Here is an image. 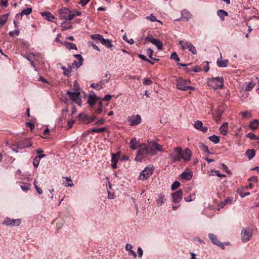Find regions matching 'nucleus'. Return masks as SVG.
Returning <instances> with one entry per match:
<instances>
[{"label":"nucleus","instance_id":"1","mask_svg":"<svg viewBox=\"0 0 259 259\" xmlns=\"http://www.w3.org/2000/svg\"><path fill=\"white\" fill-rule=\"evenodd\" d=\"M58 13L59 19L64 21L61 25H63L66 21L72 20L75 17L74 12L65 7L61 8Z\"/></svg>","mask_w":259,"mask_h":259},{"label":"nucleus","instance_id":"2","mask_svg":"<svg viewBox=\"0 0 259 259\" xmlns=\"http://www.w3.org/2000/svg\"><path fill=\"white\" fill-rule=\"evenodd\" d=\"M176 82L177 88L180 90L185 91L188 90H195L194 88L189 85V84L190 83V81L189 80H186L183 79L181 77H180L176 80Z\"/></svg>","mask_w":259,"mask_h":259},{"label":"nucleus","instance_id":"3","mask_svg":"<svg viewBox=\"0 0 259 259\" xmlns=\"http://www.w3.org/2000/svg\"><path fill=\"white\" fill-rule=\"evenodd\" d=\"M207 85L215 90L222 89L224 86L223 78L216 77L210 78L207 80Z\"/></svg>","mask_w":259,"mask_h":259},{"label":"nucleus","instance_id":"4","mask_svg":"<svg viewBox=\"0 0 259 259\" xmlns=\"http://www.w3.org/2000/svg\"><path fill=\"white\" fill-rule=\"evenodd\" d=\"M146 148L149 151V154L151 156H154L156 154V151L161 152L163 151V147L162 145L154 142H148V145Z\"/></svg>","mask_w":259,"mask_h":259},{"label":"nucleus","instance_id":"5","mask_svg":"<svg viewBox=\"0 0 259 259\" xmlns=\"http://www.w3.org/2000/svg\"><path fill=\"white\" fill-rule=\"evenodd\" d=\"M148 154H149V151L146 148V145L143 144L142 146L139 148L135 160L136 161H141L142 159L146 157Z\"/></svg>","mask_w":259,"mask_h":259},{"label":"nucleus","instance_id":"6","mask_svg":"<svg viewBox=\"0 0 259 259\" xmlns=\"http://www.w3.org/2000/svg\"><path fill=\"white\" fill-rule=\"evenodd\" d=\"M181 148H175L172 152L169 154L168 158L170 159L172 162L179 161L181 159Z\"/></svg>","mask_w":259,"mask_h":259},{"label":"nucleus","instance_id":"7","mask_svg":"<svg viewBox=\"0 0 259 259\" xmlns=\"http://www.w3.org/2000/svg\"><path fill=\"white\" fill-rule=\"evenodd\" d=\"M80 93L77 90L76 92H71L70 91H67V95L68 96L69 98L76 104L80 106L81 104V101L79 98Z\"/></svg>","mask_w":259,"mask_h":259},{"label":"nucleus","instance_id":"8","mask_svg":"<svg viewBox=\"0 0 259 259\" xmlns=\"http://www.w3.org/2000/svg\"><path fill=\"white\" fill-rule=\"evenodd\" d=\"M253 230L250 228H244L241 231V239L243 242L248 241L252 237Z\"/></svg>","mask_w":259,"mask_h":259},{"label":"nucleus","instance_id":"9","mask_svg":"<svg viewBox=\"0 0 259 259\" xmlns=\"http://www.w3.org/2000/svg\"><path fill=\"white\" fill-rule=\"evenodd\" d=\"M153 173V169L151 167H146L140 174V180L144 181L148 179Z\"/></svg>","mask_w":259,"mask_h":259},{"label":"nucleus","instance_id":"10","mask_svg":"<svg viewBox=\"0 0 259 259\" xmlns=\"http://www.w3.org/2000/svg\"><path fill=\"white\" fill-rule=\"evenodd\" d=\"M208 237L210 240H211V242L213 244L220 247L222 249H225V246L224 245L223 243L218 240V239L214 234L212 233H209L208 234Z\"/></svg>","mask_w":259,"mask_h":259},{"label":"nucleus","instance_id":"11","mask_svg":"<svg viewBox=\"0 0 259 259\" xmlns=\"http://www.w3.org/2000/svg\"><path fill=\"white\" fill-rule=\"evenodd\" d=\"M21 224V220L20 219L14 220L7 218L4 221L3 225L6 226H18Z\"/></svg>","mask_w":259,"mask_h":259},{"label":"nucleus","instance_id":"12","mask_svg":"<svg viewBox=\"0 0 259 259\" xmlns=\"http://www.w3.org/2000/svg\"><path fill=\"white\" fill-rule=\"evenodd\" d=\"M172 201L174 203H178L182 199L183 193L182 190H179L178 191L172 193Z\"/></svg>","mask_w":259,"mask_h":259},{"label":"nucleus","instance_id":"13","mask_svg":"<svg viewBox=\"0 0 259 259\" xmlns=\"http://www.w3.org/2000/svg\"><path fill=\"white\" fill-rule=\"evenodd\" d=\"M181 159H183L185 162L189 161L191 157V152L188 148H185L184 150L181 148Z\"/></svg>","mask_w":259,"mask_h":259},{"label":"nucleus","instance_id":"14","mask_svg":"<svg viewBox=\"0 0 259 259\" xmlns=\"http://www.w3.org/2000/svg\"><path fill=\"white\" fill-rule=\"evenodd\" d=\"M146 40H149L152 44L156 46L158 50H162L163 49L162 42L159 40L149 36L146 37Z\"/></svg>","mask_w":259,"mask_h":259},{"label":"nucleus","instance_id":"15","mask_svg":"<svg viewBox=\"0 0 259 259\" xmlns=\"http://www.w3.org/2000/svg\"><path fill=\"white\" fill-rule=\"evenodd\" d=\"M128 121L131 122V126H135L139 124L141 121V117L140 115H137L136 116L128 117L127 118Z\"/></svg>","mask_w":259,"mask_h":259},{"label":"nucleus","instance_id":"16","mask_svg":"<svg viewBox=\"0 0 259 259\" xmlns=\"http://www.w3.org/2000/svg\"><path fill=\"white\" fill-rule=\"evenodd\" d=\"M182 49L183 50L188 49V50L194 55L197 54V51L195 47L190 42H186L184 44V45H182Z\"/></svg>","mask_w":259,"mask_h":259},{"label":"nucleus","instance_id":"17","mask_svg":"<svg viewBox=\"0 0 259 259\" xmlns=\"http://www.w3.org/2000/svg\"><path fill=\"white\" fill-rule=\"evenodd\" d=\"M194 126L196 129L201 131L203 133H206L208 130L207 127L203 126V123L200 120L196 121Z\"/></svg>","mask_w":259,"mask_h":259},{"label":"nucleus","instance_id":"18","mask_svg":"<svg viewBox=\"0 0 259 259\" xmlns=\"http://www.w3.org/2000/svg\"><path fill=\"white\" fill-rule=\"evenodd\" d=\"M41 14L42 16L45 17V19H47L48 21L55 22L54 20L56 19V18L50 12H42L41 13Z\"/></svg>","mask_w":259,"mask_h":259},{"label":"nucleus","instance_id":"19","mask_svg":"<svg viewBox=\"0 0 259 259\" xmlns=\"http://www.w3.org/2000/svg\"><path fill=\"white\" fill-rule=\"evenodd\" d=\"M142 145L140 143L137 141L136 138H132L130 142V147L133 150H136L139 147H141Z\"/></svg>","mask_w":259,"mask_h":259},{"label":"nucleus","instance_id":"20","mask_svg":"<svg viewBox=\"0 0 259 259\" xmlns=\"http://www.w3.org/2000/svg\"><path fill=\"white\" fill-rule=\"evenodd\" d=\"M228 62V60H223L221 56L217 60V65L220 67H225L227 66Z\"/></svg>","mask_w":259,"mask_h":259},{"label":"nucleus","instance_id":"21","mask_svg":"<svg viewBox=\"0 0 259 259\" xmlns=\"http://www.w3.org/2000/svg\"><path fill=\"white\" fill-rule=\"evenodd\" d=\"M119 156L116 154H112L111 166L113 168L117 167V162L118 161Z\"/></svg>","mask_w":259,"mask_h":259},{"label":"nucleus","instance_id":"22","mask_svg":"<svg viewBox=\"0 0 259 259\" xmlns=\"http://www.w3.org/2000/svg\"><path fill=\"white\" fill-rule=\"evenodd\" d=\"M110 77H111V75L109 73H106L103 77V78H102L101 80V81L99 82V83L102 88L103 87V86L105 85L106 83H107L109 82V81L110 79Z\"/></svg>","mask_w":259,"mask_h":259},{"label":"nucleus","instance_id":"23","mask_svg":"<svg viewBox=\"0 0 259 259\" xmlns=\"http://www.w3.org/2000/svg\"><path fill=\"white\" fill-rule=\"evenodd\" d=\"M61 44L69 50H77L76 45L73 43L64 41L63 42H61Z\"/></svg>","mask_w":259,"mask_h":259},{"label":"nucleus","instance_id":"24","mask_svg":"<svg viewBox=\"0 0 259 259\" xmlns=\"http://www.w3.org/2000/svg\"><path fill=\"white\" fill-rule=\"evenodd\" d=\"M228 123L225 122L223 123L220 128V133L224 136L227 135L228 134Z\"/></svg>","mask_w":259,"mask_h":259},{"label":"nucleus","instance_id":"25","mask_svg":"<svg viewBox=\"0 0 259 259\" xmlns=\"http://www.w3.org/2000/svg\"><path fill=\"white\" fill-rule=\"evenodd\" d=\"M256 83L253 80L250 81L245 87L244 91L249 92L250 91L255 85Z\"/></svg>","mask_w":259,"mask_h":259},{"label":"nucleus","instance_id":"26","mask_svg":"<svg viewBox=\"0 0 259 259\" xmlns=\"http://www.w3.org/2000/svg\"><path fill=\"white\" fill-rule=\"evenodd\" d=\"M218 16L221 18L222 21L225 20V17L228 15V13L223 10H219L217 12Z\"/></svg>","mask_w":259,"mask_h":259},{"label":"nucleus","instance_id":"27","mask_svg":"<svg viewBox=\"0 0 259 259\" xmlns=\"http://www.w3.org/2000/svg\"><path fill=\"white\" fill-rule=\"evenodd\" d=\"M180 177L183 180H190L192 177V172H184L180 175Z\"/></svg>","mask_w":259,"mask_h":259},{"label":"nucleus","instance_id":"28","mask_svg":"<svg viewBox=\"0 0 259 259\" xmlns=\"http://www.w3.org/2000/svg\"><path fill=\"white\" fill-rule=\"evenodd\" d=\"M259 125V120L257 119H254L249 124V127L252 130H255L257 128L258 126Z\"/></svg>","mask_w":259,"mask_h":259},{"label":"nucleus","instance_id":"29","mask_svg":"<svg viewBox=\"0 0 259 259\" xmlns=\"http://www.w3.org/2000/svg\"><path fill=\"white\" fill-rule=\"evenodd\" d=\"M255 155V152L253 149H248L245 152V155L249 159L253 158Z\"/></svg>","mask_w":259,"mask_h":259},{"label":"nucleus","instance_id":"30","mask_svg":"<svg viewBox=\"0 0 259 259\" xmlns=\"http://www.w3.org/2000/svg\"><path fill=\"white\" fill-rule=\"evenodd\" d=\"M8 16V14H6L0 16V27L3 26L7 22Z\"/></svg>","mask_w":259,"mask_h":259},{"label":"nucleus","instance_id":"31","mask_svg":"<svg viewBox=\"0 0 259 259\" xmlns=\"http://www.w3.org/2000/svg\"><path fill=\"white\" fill-rule=\"evenodd\" d=\"M182 17L181 19H183L186 21H188V20L190 18V13L186 10H183L181 12Z\"/></svg>","mask_w":259,"mask_h":259},{"label":"nucleus","instance_id":"32","mask_svg":"<svg viewBox=\"0 0 259 259\" xmlns=\"http://www.w3.org/2000/svg\"><path fill=\"white\" fill-rule=\"evenodd\" d=\"M101 43L108 48H111L113 46L111 44V41L108 39H105L103 38V39H101Z\"/></svg>","mask_w":259,"mask_h":259},{"label":"nucleus","instance_id":"33","mask_svg":"<svg viewBox=\"0 0 259 259\" xmlns=\"http://www.w3.org/2000/svg\"><path fill=\"white\" fill-rule=\"evenodd\" d=\"M209 140L214 144H218L220 142V138L219 136L213 135L208 137Z\"/></svg>","mask_w":259,"mask_h":259},{"label":"nucleus","instance_id":"34","mask_svg":"<svg viewBox=\"0 0 259 259\" xmlns=\"http://www.w3.org/2000/svg\"><path fill=\"white\" fill-rule=\"evenodd\" d=\"M165 201V199L164 198V195L161 194H160L159 196V198L157 200V204L160 206Z\"/></svg>","mask_w":259,"mask_h":259},{"label":"nucleus","instance_id":"35","mask_svg":"<svg viewBox=\"0 0 259 259\" xmlns=\"http://www.w3.org/2000/svg\"><path fill=\"white\" fill-rule=\"evenodd\" d=\"M96 102V96H91L90 95L89 97L88 103L89 104H90L91 106H93Z\"/></svg>","mask_w":259,"mask_h":259},{"label":"nucleus","instance_id":"36","mask_svg":"<svg viewBox=\"0 0 259 259\" xmlns=\"http://www.w3.org/2000/svg\"><path fill=\"white\" fill-rule=\"evenodd\" d=\"M61 68L64 70L63 73L65 75L68 76L70 75L72 71V69L70 66H69L68 68H66L64 66H62Z\"/></svg>","mask_w":259,"mask_h":259},{"label":"nucleus","instance_id":"37","mask_svg":"<svg viewBox=\"0 0 259 259\" xmlns=\"http://www.w3.org/2000/svg\"><path fill=\"white\" fill-rule=\"evenodd\" d=\"M91 37L93 40L100 41V42L103 38V36L100 34H92L91 35Z\"/></svg>","mask_w":259,"mask_h":259},{"label":"nucleus","instance_id":"38","mask_svg":"<svg viewBox=\"0 0 259 259\" xmlns=\"http://www.w3.org/2000/svg\"><path fill=\"white\" fill-rule=\"evenodd\" d=\"M146 19L151 22H158L162 23L161 21L157 20L156 17L153 14H150L149 16H147Z\"/></svg>","mask_w":259,"mask_h":259},{"label":"nucleus","instance_id":"39","mask_svg":"<svg viewBox=\"0 0 259 259\" xmlns=\"http://www.w3.org/2000/svg\"><path fill=\"white\" fill-rule=\"evenodd\" d=\"M107 128L105 127H103L101 128H92L91 130V131L94 133H102L106 131Z\"/></svg>","mask_w":259,"mask_h":259},{"label":"nucleus","instance_id":"40","mask_svg":"<svg viewBox=\"0 0 259 259\" xmlns=\"http://www.w3.org/2000/svg\"><path fill=\"white\" fill-rule=\"evenodd\" d=\"M146 52H147V54L148 55L149 57L151 59L153 60L156 61H158L159 60V59H158L153 58L152 57V56L153 55V53L154 52H153V51L151 49H150V48L148 49L147 50Z\"/></svg>","mask_w":259,"mask_h":259},{"label":"nucleus","instance_id":"41","mask_svg":"<svg viewBox=\"0 0 259 259\" xmlns=\"http://www.w3.org/2000/svg\"><path fill=\"white\" fill-rule=\"evenodd\" d=\"M32 9L31 8H28L24 9L21 11V15H28L32 12Z\"/></svg>","mask_w":259,"mask_h":259},{"label":"nucleus","instance_id":"42","mask_svg":"<svg viewBox=\"0 0 259 259\" xmlns=\"http://www.w3.org/2000/svg\"><path fill=\"white\" fill-rule=\"evenodd\" d=\"M74 56L76 59H77L79 61L77 65L78 66H81L82 65V62L83 60L81 55L80 54H76Z\"/></svg>","mask_w":259,"mask_h":259},{"label":"nucleus","instance_id":"43","mask_svg":"<svg viewBox=\"0 0 259 259\" xmlns=\"http://www.w3.org/2000/svg\"><path fill=\"white\" fill-rule=\"evenodd\" d=\"M90 87L96 90H100V89H102V87L99 82L97 83H92L90 85Z\"/></svg>","mask_w":259,"mask_h":259},{"label":"nucleus","instance_id":"44","mask_svg":"<svg viewBox=\"0 0 259 259\" xmlns=\"http://www.w3.org/2000/svg\"><path fill=\"white\" fill-rule=\"evenodd\" d=\"M199 148H200L201 150H203V151L209 153V150L208 147L205 145L203 143H199Z\"/></svg>","mask_w":259,"mask_h":259},{"label":"nucleus","instance_id":"45","mask_svg":"<svg viewBox=\"0 0 259 259\" xmlns=\"http://www.w3.org/2000/svg\"><path fill=\"white\" fill-rule=\"evenodd\" d=\"M170 58L171 59L175 60L176 62H178L180 60V58L178 56L176 52L172 53L170 55Z\"/></svg>","mask_w":259,"mask_h":259},{"label":"nucleus","instance_id":"46","mask_svg":"<svg viewBox=\"0 0 259 259\" xmlns=\"http://www.w3.org/2000/svg\"><path fill=\"white\" fill-rule=\"evenodd\" d=\"M79 118L83 120H88L89 118H90V116L84 114V113H80L78 115Z\"/></svg>","mask_w":259,"mask_h":259},{"label":"nucleus","instance_id":"47","mask_svg":"<svg viewBox=\"0 0 259 259\" xmlns=\"http://www.w3.org/2000/svg\"><path fill=\"white\" fill-rule=\"evenodd\" d=\"M195 198V194H190L187 197L184 198V199L187 202H190L193 200Z\"/></svg>","mask_w":259,"mask_h":259},{"label":"nucleus","instance_id":"48","mask_svg":"<svg viewBox=\"0 0 259 259\" xmlns=\"http://www.w3.org/2000/svg\"><path fill=\"white\" fill-rule=\"evenodd\" d=\"M247 138H249L250 140H258V138L256 137L254 134L249 133L246 135Z\"/></svg>","mask_w":259,"mask_h":259},{"label":"nucleus","instance_id":"49","mask_svg":"<svg viewBox=\"0 0 259 259\" xmlns=\"http://www.w3.org/2000/svg\"><path fill=\"white\" fill-rule=\"evenodd\" d=\"M180 185V182L178 181H175L171 185V190H175L177 189Z\"/></svg>","mask_w":259,"mask_h":259},{"label":"nucleus","instance_id":"50","mask_svg":"<svg viewBox=\"0 0 259 259\" xmlns=\"http://www.w3.org/2000/svg\"><path fill=\"white\" fill-rule=\"evenodd\" d=\"M40 159L38 157L36 156L33 160V164L34 167H36L38 166Z\"/></svg>","mask_w":259,"mask_h":259},{"label":"nucleus","instance_id":"51","mask_svg":"<svg viewBox=\"0 0 259 259\" xmlns=\"http://www.w3.org/2000/svg\"><path fill=\"white\" fill-rule=\"evenodd\" d=\"M223 113V111L220 110H216V116L218 117V119H217V121L218 120H220L221 118V117L222 116V114Z\"/></svg>","mask_w":259,"mask_h":259},{"label":"nucleus","instance_id":"52","mask_svg":"<svg viewBox=\"0 0 259 259\" xmlns=\"http://www.w3.org/2000/svg\"><path fill=\"white\" fill-rule=\"evenodd\" d=\"M14 24L15 25V27L16 28V30H15V33L16 35H19V30L18 29V26L17 23L15 20H14Z\"/></svg>","mask_w":259,"mask_h":259},{"label":"nucleus","instance_id":"53","mask_svg":"<svg viewBox=\"0 0 259 259\" xmlns=\"http://www.w3.org/2000/svg\"><path fill=\"white\" fill-rule=\"evenodd\" d=\"M152 81L149 78H144L143 83L145 85H148L152 84Z\"/></svg>","mask_w":259,"mask_h":259},{"label":"nucleus","instance_id":"54","mask_svg":"<svg viewBox=\"0 0 259 259\" xmlns=\"http://www.w3.org/2000/svg\"><path fill=\"white\" fill-rule=\"evenodd\" d=\"M91 0H80L78 4L82 7L85 6Z\"/></svg>","mask_w":259,"mask_h":259},{"label":"nucleus","instance_id":"55","mask_svg":"<svg viewBox=\"0 0 259 259\" xmlns=\"http://www.w3.org/2000/svg\"><path fill=\"white\" fill-rule=\"evenodd\" d=\"M21 188L24 191H28L30 189V184H28L25 186H21Z\"/></svg>","mask_w":259,"mask_h":259},{"label":"nucleus","instance_id":"56","mask_svg":"<svg viewBox=\"0 0 259 259\" xmlns=\"http://www.w3.org/2000/svg\"><path fill=\"white\" fill-rule=\"evenodd\" d=\"M108 192V199H114V194L111 191H110L109 190H107Z\"/></svg>","mask_w":259,"mask_h":259},{"label":"nucleus","instance_id":"57","mask_svg":"<svg viewBox=\"0 0 259 259\" xmlns=\"http://www.w3.org/2000/svg\"><path fill=\"white\" fill-rule=\"evenodd\" d=\"M233 200V197H228L227 199H225L224 202L225 204H231Z\"/></svg>","mask_w":259,"mask_h":259},{"label":"nucleus","instance_id":"58","mask_svg":"<svg viewBox=\"0 0 259 259\" xmlns=\"http://www.w3.org/2000/svg\"><path fill=\"white\" fill-rule=\"evenodd\" d=\"M201 69L197 66H195L194 67H193L191 69V70L195 72H199L201 71Z\"/></svg>","mask_w":259,"mask_h":259},{"label":"nucleus","instance_id":"59","mask_svg":"<svg viewBox=\"0 0 259 259\" xmlns=\"http://www.w3.org/2000/svg\"><path fill=\"white\" fill-rule=\"evenodd\" d=\"M239 195L241 196V197L243 198L246 196H248L250 194L249 192H243L242 191L240 192L239 193Z\"/></svg>","mask_w":259,"mask_h":259},{"label":"nucleus","instance_id":"60","mask_svg":"<svg viewBox=\"0 0 259 259\" xmlns=\"http://www.w3.org/2000/svg\"><path fill=\"white\" fill-rule=\"evenodd\" d=\"M221 166H222V168L224 169L227 172H228V173L230 172L229 170H228V168L227 166L225 164L222 163Z\"/></svg>","mask_w":259,"mask_h":259},{"label":"nucleus","instance_id":"61","mask_svg":"<svg viewBox=\"0 0 259 259\" xmlns=\"http://www.w3.org/2000/svg\"><path fill=\"white\" fill-rule=\"evenodd\" d=\"M111 98V96L110 95H105L103 99V101H108Z\"/></svg>","mask_w":259,"mask_h":259},{"label":"nucleus","instance_id":"62","mask_svg":"<svg viewBox=\"0 0 259 259\" xmlns=\"http://www.w3.org/2000/svg\"><path fill=\"white\" fill-rule=\"evenodd\" d=\"M242 115L243 116V117H250V113L247 112V111H244L242 113Z\"/></svg>","mask_w":259,"mask_h":259},{"label":"nucleus","instance_id":"63","mask_svg":"<svg viewBox=\"0 0 259 259\" xmlns=\"http://www.w3.org/2000/svg\"><path fill=\"white\" fill-rule=\"evenodd\" d=\"M132 245L131 244H126V245H125V249L126 250L130 251L131 250H132Z\"/></svg>","mask_w":259,"mask_h":259},{"label":"nucleus","instance_id":"64","mask_svg":"<svg viewBox=\"0 0 259 259\" xmlns=\"http://www.w3.org/2000/svg\"><path fill=\"white\" fill-rule=\"evenodd\" d=\"M26 124L28 126H29L30 128V130L32 131L34 128V124L30 122L26 123Z\"/></svg>","mask_w":259,"mask_h":259}]
</instances>
